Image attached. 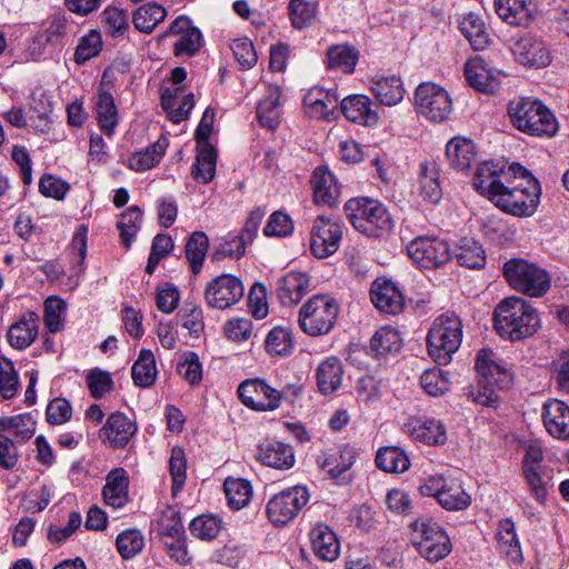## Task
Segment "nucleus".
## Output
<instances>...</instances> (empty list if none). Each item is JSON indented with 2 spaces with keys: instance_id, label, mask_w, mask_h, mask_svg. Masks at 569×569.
I'll use <instances>...</instances> for the list:
<instances>
[{
  "instance_id": "1",
  "label": "nucleus",
  "mask_w": 569,
  "mask_h": 569,
  "mask_svg": "<svg viewBox=\"0 0 569 569\" xmlns=\"http://www.w3.org/2000/svg\"><path fill=\"white\" fill-rule=\"evenodd\" d=\"M475 189L502 211L517 217H531L540 202L539 181L517 162L481 163L473 178Z\"/></svg>"
},
{
  "instance_id": "2",
  "label": "nucleus",
  "mask_w": 569,
  "mask_h": 569,
  "mask_svg": "<svg viewBox=\"0 0 569 569\" xmlns=\"http://www.w3.org/2000/svg\"><path fill=\"white\" fill-rule=\"evenodd\" d=\"M493 320L498 333L511 341L532 336L540 326L537 311L518 297L503 299L495 309Z\"/></svg>"
},
{
  "instance_id": "3",
  "label": "nucleus",
  "mask_w": 569,
  "mask_h": 569,
  "mask_svg": "<svg viewBox=\"0 0 569 569\" xmlns=\"http://www.w3.org/2000/svg\"><path fill=\"white\" fill-rule=\"evenodd\" d=\"M508 116L518 130L537 137H553L558 131L555 114L540 101L519 98L508 104Z\"/></svg>"
},
{
  "instance_id": "4",
  "label": "nucleus",
  "mask_w": 569,
  "mask_h": 569,
  "mask_svg": "<svg viewBox=\"0 0 569 569\" xmlns=\"http://www.w3.org/2000/svg\"><path fill=\"white\" fill-rule=\"evenodd\" d=\"M476 370L479 375L478 389L472 392L477 403L496 407L499 397L496 389H508L512 382L510 371L498 362L493 352L488 349L479 351L476 359Z\"/></svg>"
},
{
  "instance_id": "5",
  "label": "nucleus",
  "mask_w": 569,
  "mask_h": 569,
  "mask_svg": "<svg viewBox=\"0 0 569 569\" xmlns=\"http://www.w3.org/2000/svg\"><path fill=\"white\" fill-rule=\"evenodd\" d=\"M462 341V322L455 313L436 318L427 337L429 356L440 366L449 363Z\"/></svg>"
},
{
  "instance_id": "6",
  "label": "nucleus",
  "mask_w": 569,
  "mask_h": 569,
  "mask_svg": "<svg viewBox=\"0 0 569 569\" xmlns=\"http://www.w3.org/2000/svg\"><path fill=\"white\" fill-rule=\"evenodd\" d=\"M345 211L355 229L368 237H379L392 228L387 208L376 199H350L345 204Z\"/></svg>"
},
{
  "instance_id": "7",
  "label": "nucleus",
  "mask_w": 569,
  "mask_h": 569,
  "mask_svg": "<svg viewBox=\"0 0 569 569\" xmlns=\"http://www.w3.org/2000/svg\"><path fill=\"white\" fill-rule=\"evenodd\" d=\"M411 528L412 546L429 562H438L451 552V540L438 522L421 518L413 521Z\"/></svg>"
},
{
  "instance_id": "8",
  "label": "nucleus",
  "mask_w": 569,
  "mask_h": 569,
  "mask_svg": "<svg viewBox=\"0 0 569 569\" xmlns=\"http://www.w3.org/2000/svg\"><path fill=\"white\" fill-rule=\"evenodd\" d=\"M339 306L328 295H316L302 305L298 316L301 330L310 337L329 333L338 319Z\"/></svg>"
},
{
  "instance_id": "9",
  "label": "nucleus",
  "mask_w": 569,
  "mask_h": 569,
  "mask_svg": "<svg viewBox=\"0 0 569 569\" xmlns=\"http://www.w3.org/2000/svg\"><path fill=\"white\" fill-rule=\"evenodd\" d=\"M503 276L515 290L530 297H541L550 288L548 273L523 259L508 260L503 266Z\"/></svg>"
},
{
  "instance_id": "10",
  "label": "nucleus",
  "mask_w": 569,
  "mask_h": 569,
  "mask_svg": "<svg viewBox=\"0 0 569 569\" xmlns=\"http://www.w3.org/2000/svg\"><path fill=\"white\" fill-rule=\"evenodd\" d=\"M417 112L433 122L446 121L452 112L448 91L435 82L420 83L415 92Z\"/></svg>"
},
{
  "instance_id": "11",
  "label": "nucleus",
  "mask_w": 569,
  "mask_h": 569,
  "mask_svg": "<svg viewBox=\"0 0 569 569\" xmlns=\"http://www.w3.org/2000/svg\"><path fill=\"white\" fill-rule=\"evenodd\" d=\"M308 501L309 492L303 486L282 490L268 501V518L274 526H284L299 515Z\"/></svg>"
},
{
  "instance_id": "12",
  "label": "nucleus",
  "mask_w": 569,
  "mask_h": 569,
  "mask_svg": "<svg viewBox=\"0 0 569 569\" xmlns=\"http://www.w3.org/2000/svg\"><path fill=\"white\" fill-rule=\"evenodd\" d=\"M238 395L241 402L256 411H273L281 405L287 391H279L270 387L262 379H248L238 387Z\"/></svg>"
},
{
  "instance_id": "13",
  "label": "nucleus",
  "mask_w": 569,
  "mask_h": 569,
  "mask_svg": "<svg viewBox=\"0 0 569 569\" xmlns=\"http://www.w3.org/2000/svg\"><path fill=\"white\" fill-rule=\"evenodd\" d=\"M342 224L338 219L318 216L310 232V250L317 258H327L339 249Z\"/></svg>"
},
{
  "instance_id": "14",
  "label": "nucleus",
  "mask_w": 569,
  "mask_h": 569,
  "mask_svg": "<svg viewBox=\"0 0 569 569\" xmlns=\"http://www.w3.org/2000/svg\"><path fill=\"white\" fill-rule=\"evenodd\" d=\"M408 256L421 268H438L450 260L449 244L439 238L418 237L409 242Z\"/></svg>"
},
{
  "instance_id": "15",
  "label": "nucleus",
  "mask_w": 569,
  "mask_h": 569,
  "mask_svg": "<svg viewBox=\"0 0 569 569\" xmlns=\"http://www.w3.org/2000/svg\"><path fill=\"white\" fill-rule=\"evenodd\" d=\"M244 288L239 278L231 274H220L206 287L204 299L214 309L224 310L243 297Z\"/></svg>"
},
{
  "instance_id": "16",
  "label": "nucleus",
  "mask_w": 569,
  "mask_h": 569,
  "mask_svg": "<svg viewBox=\"0 0 569 569\" xmlns=\"http://www.w3.org/2000/svg\"><path fill=\"white\" fill-rule=\"evenodd\" d=\"M406 435L428 446H442L447 441V428L435 418H410L402 427Z\"/></svg>"
},
{
  "instance_id": "17",
  "label": "nucleus",
  "mask_w": 569,
  "mask_h": 569,
  "mask_svg": "<svg viewBox=\"0 0 569 569\" xmlns=\"http://www.w3.org/2000/svg\"><path fill=\"white\" fill-rule=\"evenodd\" d=\"M137 432V425L124 413L116 411L111 413L100 430V438L111 448L126 447Z\"/></svg>"
},
{
  "instance_id": "18",
  "label": "nucleus",
  "mask_w": 569,
  "mask_h": 569,
  "mask_svg": "<svg viewBox=\"0 0 569 569\" xmlns=\"http://www.w3.org/2000/svg\"><path fill=\"white\" fill-rule=\"evenodd\" d=\"M166 34H180L174 44L176 56H193L199 51L202 41L200 30L192 26L191 20L186 16L178 17L169 27Z\"/></svg>"
},
{
  "instance_id": "19",
  "label": "nucleus",
  "mask_w": 569,
  "mask_h": 569,
  "mask_svg": "<svg viewBox=\"0 0 569 569\" xmlns=\"http://www.w3.org/2000/svg\"><path fill=\"white\" fill-rule=\"evenodd\" d=\"M541 417L543 426L551 437L569 440V407L563 401L548 400L542 407Z\"/></svg>"
},
{
  "instance_id": "20",
  "label": "nucleus",
  "mask_w": 569,
  "mask_h": 569,
  "mask_svg": "<svg viewBox=\"0 0 569 569\" xmlns=\"http://www.w3.org/2000/svg\"><path fill=\"white\" fill-rule=\"evenodd\" d=\"M370 298L377 309L385 313L397 315L405 306L403 296L390 280L378 279L372 283Z\"/></svg>"
},
{
  "instance_id": "21",
  "label": "nucleus",
  "mask_w": 569,
  "mask_h": 569,
  "mask_svg": "<svg viewBox=\"0 0 569 569\" xmlns=\"http://www.w3.org/2000/svg\"><path fill=\"white\" fill-rule=\"evenodd\" d=\"M513 54L521 64L529 67L542 68L551 61L545 42L533 36L520 38L513 46Z\"/></svg>"
},
{
  "instance_id": "22",
  "label": "nucleus",
  "mask_w": 569,
  "mask_h": 569,
  "mask_svg": "<svg viewBox=\"0 0 569 569\" xmlns=\"http://www.w3.org/2000/svg\"><path fill=\"white\" fill-rule=\"evenodd\" d=\"M340 109L345 117L352 122L371 126L379 120L378 112L373 109V102L366 94H350L343 98Z\"/></svg>"
},
{
  "instance_id": "23",
  "label": "nucleus",
  "mask_w": 569,
  "mask_h": 569,
  "mask_svg": "<svg viewBox=\"0 0 569 569\" xmlns=\"http://www.w3.org/2000/svg\"><path fill=\"white\" fill-rule=\"evenodd\" d=\"M497 14L511 26L526 27L533 19V0H495Z\"/></svg>"
},
{
  "instance_id": "24",
  "label": "nucleus",
  "mask_w": 569,
  "mask_h": 569,
  "mask_svg": "<svg viewBox=\"0 0 569 569\" xmlns=\"http://www.w3.org/2000/svg\"><path fill=\"white\" fill-rule=\"evenodd\" d=\"M310 279L303 272H288L277 283V295L283 306L298 303L309 291Z\"/></svg>"
},
{
  "instance_id": "25",
  "label": "nucleus",
  "mask_w": 569,
  "mask_h": 569,
  "mask_svg": "<svg viewBox=\"0 0 569 569\" xmlns=\"http://www.w3.org/2000/svg\"><path fill=\"white\" fill-rule=\"evenodd\" d=\"M467 82L480 92L495 93L500 88L498 77L479 58L471 59L465 64Z\"/></svg>"
},
{
  "instance_id": "26",
  "label": "nucleus",
  "mask_w": 569,
  "mask_h": 569,
  "mask_svg": "<svg viewBox=\"0 0 569 569\" xmlns=\"http://www.w3.org/2000/svg\"><path fill=\"white\" fill-rule=\"evenodd\" d=\"M93 106L100 129L106 136L111 137L119 122V113L112 94L100 87L93 98Z\"/></svg>"
},
{
  "instance_id": "27",
  "label": "nucleus",
  "mask_w": 569,
  "mask_h": 569,
  "mask_svg": "<svg viewBox=\"0 0 569 569\" xmlns=\"http://www.w3.org/2000/svg\"><path fill=\"white\" fill-rule=\"evenodd\" d=\"M315 555L323 561H335L340 553V542L333 530L323 523L317 525L310 532Z\"/></svg>"
},
{
  "instance_id": "28",
  "label": "nucleus",
  "mask_w": 569,
  "mask_h": 569,
  "mask_svg": "<svg viewBox=\"0 0 569 569\" xmlns=\"http://www.w3.org/2000/svg\"><path fill=\"white\" fill-rule=\"evenodd\" d=\"M39 316L29 311L19 321L13 323L8 332L7 340L14 349L23 350L29 347L38 335Z\"/></svg>"
},
{
  "instance_id": "29",
  "label": "nucleus",
  "mask_w": 569,
  "mask_h": 569,
  "mask_svg": "<svg viewBox=\"0 0 569 569\" xmlns=\"http://www.w3.org/2000/svg\"><path fill=\"white\" fill-rule=\"evenodd\" d=\"M313 200L318 204L332 207L337 203L340 191L335 176L326 168L315 169L311 179Z\"/></svg>"
},
{
  "instance_id": "30",
  "label": "nucleus",
  "mask_w": 569,
  "mask_h": 569,
  "mask_svg": "<svg viewBox=\"0 0 569 569\" xmlns=\"http://www.w3.org/2000/svg\"><path fill=\"white\" fill-rule=\"evenodd\" d=\"M128 487L127 471L123 468L111 470L102 490L106 503L114 509L122 508L129 500Z\"/></svg>"
},
{
  "instance_id": "31",
  "label": "nucleus",
  "mask_w": 569,
  "mask_h": 569,
  "mask_svg": "<svg viewBox=\"0 0 569 569\" xmlns=\"http://www.w3.org/2000/svg\"><path fill=\"white\" fill-rule=\"evenodd\" d=\"M356 461V450L350 446L329 450L319 457V466L328 475L336 479L348 471Z\"/></svg>"
},
{
  "instance_id": "32",
  "label": "nucleus",
  "mask_w": 569,
  "mask_h": 569,
  "mask_svg": "<svg viewBox=\"0 0 569 569\" xmlns=\"http://www.w3.org/2000/svg\"><path fill=\"white\" fill-rule=\"evenodd\" d=\"M446 156L451 168L463 171L476 160L477 149L470 139L455 137L447 143Z\"/></svg>"
},
{
  "instance_id": "33",
  "label": "nucleus",
  "mask_w": 569,
  "mask_h": 569,
  "mask_svg": "<svg viewBox=\"0 0 569 569\" xmlns=\"http://www.w3.org/2000/svg\"><path fill=\"white\" fill-rule=\"evenodd\" d=\"M258 458L263 465L276 469H289L295 463L293 449L280 441L260 445Z\"/></svg>"
},
{
  "instance_id": "34",
  "label": "nucleus",
  "mask_w": 569,
  "mask_h": 569,
  "mask_svg": "<svg viewBox=\"0 0 569 569\" xmlns=\"http://www.w3.org/2000/svg\"><path fill=\"white\" fill-rule=\"evenodd\" d=\"M370 90L381 104L389 107L398 104L405 96L402 81L396 76L372 78Z\"/></svg>"
},
{
  "instance_id": "35",
  "label": "nucleus",
  "mask_w": 569,
  "mask_h": 569,
  "mask_svg": "<svg viewBox=\"0 0 569 569\" xmlns=\"http://www.w3.org/2000/svg\"><path fill=\"white\" fill-rule=\"evenodd\" d=\"M342 363L337 357L323 360L317 369L318 388L323 395L333 393L342 381Z\"/></svg>"
},
{
  "instance_id": "36",
  "label": "nucleus",
  "mask_w": 569,
  "mask_h": 569,
  "mask_svg": "<svg viewBox=\"0 0 569 569\" xmlns=\"http://www.w3.org/2000/svg\"><path fill=\"white\" fill-rule=\"evenodd\" d=\"M522 477L530 496L540 506H545L547 503L549 492L555 486L552 470H528L522 472Z\"/></svg>"
},
{
  "instance_id": "37",
  "label": "nucleus",
  "mask_w": 569,
  "mask_h": 569,
  "mask_svg": "<svg viewBox=\"0 0 569 569\" xmlns=\"http://www.w3.org/2000/svg\"><path fill=\"white\" fill-rule=\"evenodd\" d=\"M0 431L14 439L16 442H23L33 436L36 421L29 413L2 417L0 418Z\"/></svg>"
},
{
  "instance_id": "38",
  "label": "nucleus",
  "mask_w": 569,
  "mask_h": 569,
  "mask_svg": "<svg viewBox=\"0 0 569 569\" xmlns=\"http://www.w3.org/2000/svg\"><path fill=\"white\" fill-rule=\"evenodd\" d=\"M181 89L177 88L173 93L164 91L161 94V106L168 112L170 120L180 123L188 118L189 112L194 107L192 93H188L180 99Z\"/></svg>"
},
{
  "instance_id": "39",
  "label": "nucleus",
  "mask_w": 569,
  "mask_h": 569,
  "mask_svg": "<svg viewBox=\"0 0 569 569\" xmlns=\"http://www.w3.org/2000/svg\"><path fill=\"white\" fill-rule=\"evenodd\" d=\"M280 88L269 86L268 94L257 107V117L262 127L274 130L280 123Z\"/></svg>"
},
{
  "instance_id": "40",
  "label": "nucleus",
  "mask_w": 569,
  "mask_h": 569,
  "mask_svg": "<svg viewBox=\"0 0 569 569\" xmlns=\"http://www.w3.org/2000/svg\"><path fill=\"white\" fill-rule=\"evenodd\" d=\"M166 9L152 1L140 6L133 12L132 22L137 30L143 33H151L166 19Z\"/></svg>"
},
{
  "instance_id": "41",
  "label": "nucleus",
  "mask_w": 569,
  "mask_h": 569,
  "mask_svg": "<svg viewBox=\"0 0 569 569\" xmlns=\"http://www.w3.org/2000/svg\"><path fill=\"white\" fill-rule=\"evenodd\" d=\"M460 31L475 50H483L489 44V33L485 22L478 14L469 12L463 16L460 21Z\"/></svg>"
},
{
  "instance_id": "42",
  "label": "nucleus",
  "mask_w": 569,
  "mask_h": 569,
  "mask_svg": "<svg viewBox=\"0 0 569 569\" xmlns=\"http://www.w3.org/2000/svg\"><path fill=\"white\" fill-rule=\"evenodd\" d=\"M376 465L386 472L402 473L409 469L410 461L405 450L396 446H390L378 450Z\"/></svg>"
},
{
  "instance_id": "43",
  "label": "nucleus",
  "mask_w": 569,
  "mask_h": 569,
  "mask_svg": "<svg viewBox=\"0 0 569 569\" xmlns=\"http://www.w3.org/2000/svg\"><path fill=\"white\" fill-rule=\"evenodd\" d=\"M437 501L446 510L460 511L471 505V496L465 490L460 481L449 479Z\"/></svg>"
},
{
  "instance_id": "44",
  "label": "nucleus",
  "mask_w": 569,
  "mask_h": 569,
  "mask_svg": "<svg viewBox=\"0 0 569 569\" xmlns=\"http://www.w3.org/2000/svg\"><path fill=\"white\" fill-rule=\"evenodd\" d=\"M131 375L134 383L141 388L152 386L157 377L154 355L149 349H142L132 366Z\"/></svg>"
},
{
  "instance_id": "45",
  "label": "nucleus",
  "mask_w": 569,
  "mask_h": 569,
  "mask_svg": "<svg viewBox=\"0 0 569 569\" xmlns=\"http://www.w3.org/2000/svg\"><path fill=\"white\" fill-rule=\"evenodd\" d=\"M402 347L400 332L392 327H381L370 340V349L376 357L397 353Z\"/></svg>"
},
{
  "instance_id": "46",
  "label": "nucleus",
  "mask_w": 569,
  "mask_h": 569,
  "mask_svg": "<svg viewBox=\"0 0 569 569\" xmlns=\"http://www.w3.org/2000/svg\"><path fill=\"white\" fill-rule=\"evenodd\" d=\"M217 152L211 143L198 147L196 163L192 168L193 178L201 183H209L216 173Z\"/></svg>"
},
{
  "instance_id": "47",
  "label": "nucleus",
  "mask_w": 569,
  "mask_h": 569,
  "mask_svg": "<svg viewBox=\"0 0 569 569\" xmlns=\"http://www.w3.org/2000/svg\"><path fill=\"white\" fill-rule=\"evenodd\" d=\"M223 489L229 507L240 510L246 507L252 497V487L246 479L227 478Z\"/></svg>"
},
{
  "instance_id": "48",
  "label": "nucleus",
  "mask_w": 569,
  "mask_h": 569,
  "mask_svg": "<svg viewBox=\"0 0 569 569\" xmlns=\"http://www.w3.org/2000/svg\"><path fill=\"white\" fill-rule=\"evenodd\" d=\"M358 57V51L351 46H332L327 52L328 68L341 70L345 73H351L356 68Z\"/></svg>"
},
{
  "instance_id": "49",
  "label": "nucleus",
  "mask_w": 569,
  "mask_h": 569,
  "mask_svg": "<svg viewBox=\"0 0 569 569\" xmlns=\"http://www.w3.org/2000/svg\"><path fill=\"white\" fill-rule=\"evenodd\" d=\"M209 248V240L204 232H193L186 243V257L193 274H197L204 261Z\"/></svg>"
},
{
  "instance_id": "50",
  "label": "nucleus",
  "mask_w": 569,
  "mask_h": 569,
  "mask_svg": "<svg viewBox=\"0 0 569 569\" xmlns=\"http://www.w3.org/2000/svg\"><path fill=\"white\" fill-rule=\"evenodd\" d=\"M290 21L296 29L312 24L318 12V2L310 0H290L288 4Z\"/></svg>"
},
{
  "instance_id": "51",
  "label": "nucleus",
  "mask_w": 569,
  "mask_h": 569,
  "mask_svg": "<svg viewBox=\"0 0 569 569\" xmlns=\"http://www.w3.org/2000/svg\"><path fill=\"white\" fill-rule=\"evenodd\" d=\"M166 152V142L158 140L144 150L134 152L129 158V167L136 171H146L154 167Z\"/></svg>"
},
{
  "instance_id": "52",
  "label": "nucleus",
  "mask_w": 569,
  "mask_h": 569,
  "mask_svg": "<svg viewBox=\"0 0 569 569\" xmlns=\"http://www.w3.org/2000/svg\"><path fill=\"white\" fill-rule=\"evenodd\" d=\"M456 259L460 266L469 269L482 268L486 263L485 250L473 239H465L456 252Z\"/></svg>"
},
{
  "instance_id": "53",
  "label": "nucleus",
  "mask_w": 569,
  "mask_h": 569,
  "mask_svg": "<svg viewBox=\"0 0 569 569\" xmlns=\"http://www.w3.org/2000/svg\"><path fill=\"white\" fill-rule=\"evenodd\" d=\"M142 220V211L137 206L129 207L117 222L120 231L121 243L129 248L136 237Z\"/></svg>"
},
{
  "instance_id": "54",
  "label": "nucleus",
  "mask_w": 569,
  "mask_h": 569,
  "mask_svg": "<svg viewBox=\"0 0 569 569\" xmlns=\"http://www.w3.org/2000/svg\"><path fill=\"white\" fill-rule=\"evenodd\" d=\"M420 194L425 200L431 203H438L442 197V190L439 183V177L436 167L425 163L421 166V176L419 179Z\"/></svg>"
},
{
  "instance_id": "55",
  "label": "nucleus",
  "mask_w": 569,
  "mask_h": 569,
  "mask_svg": "<svg viewBox=\"0 0 569 569\" xmlns=\"http://www.w3.org/2000/svg\"><path fill=\"white\" fill-rule=\"evenodd\" d=\"M116 545L123 559H132L142 551L144 537L138 529H127L118 535Z\"/></svg>"
},
{
  "instance_id": "56",
  "label": "nucleus",
  "mask_w": 569,
  "mask_h": 569,
  "mask_svg": "<svg viewBox=\"0 0 569 569\" xmlns=\"http://www.w3.org/2000/svg\"><path fill=\"white\" fill-rule=\"evenodd\" d=\"M322 92L320 90L310 91L303 100L305 108L308 114L312 118H323L330 120L333 110L338 106V97H335L333 101L326 102L322 99Z\"/></svg>"
},
{
  "instance_id": "57",
  "label": "nucleus",
  "mask_w": 569,
  "mask_h": 569,
  "mask_svg": "<svg viewBox=\"0 0 569 569\" xmlns=\"http://www.w3.org/2000/svg\"><path fill=\"white\" fill-rule=\"evenodd\" d=\"M169 470L172 478V495L177 496L187 479V459L181 447H173L169 460Z\"/></svg>"
},
{
  "instance_id": "58",
  "label": "nucleus",
  "mask_w": 569,
  "mask_h": 569,
  "mask_svg": "<svg viewBox=\"0 0 569 569\" xmlns=\"http://www.w3.org/2000/svg\"><path fill=\"white\" fill-rule=\"evenodd\" d=\"M19 387L18 372L10 359L0 357V395L3 399H11L17 395Z\"/></svg>"
},
{
  "instance_id": "59",
  "label": "nucleus",
  "mask_w": 569,
  "mask_h": 569,
  "mask_svg": "<svg viewBox=\"0 0 569 569\" xmlns=\"http://www.w3.org/2000/svg\"><path fill=\"white\" fill-rule=\"evenodd\" d=\"M178 373L183 377L190 385H198L202 379V366L199 357L193 351H184L180 356L177 366Z\"/></svg>"
},
{
  "instance_id": "60",
  "label": "nucleus",
  "mask_w": 569,
  "mask_h": 569,
  "mask_svg": "<svg viewBox=\"0 0 569 569\" xmlns=\"http://www.w3.org/2000/svg\"><path fill=\"white\" fill-rule=\"evenodd\" d=\"M292 348L291 332L286 328H273L266 338V349L270 355L287 356Z\"/></svg>"
},
{
  "instance_id": "61",
  "label": "nucleus",
  "mask_w": 569,
  "mask_h": 569,
  "mask_svg": "<svg viewBox=\"0 0 569 569\" xmlns=\"http://www.w3.org/2000/svg\"><path fill=\"white\" fill-rule=\"evenodd\" d=\"M420 383L423 390L433 397L445 395L450 387V381L440 369L426 370L420 377Z\"/></svg>"
},
{
  "instance_id": "62",
  "label": "nucleus",
  "mask_w": 569,
  "mask_h": 569,
  "mask_svg": "<svg viewBox=\"0 0 569 569\" xmlns=\"http://www.w3.org/2000/svg\"><path fill=\"white\" fill-rule=\"evenodd\" d=\"M101 19L107 32L112 37L123 34L129 27L127 11L117 7L106 8L101 13Z\"/></svg>"
},
{
  "instance_id": "63",
  "label": "nucleus",
  "mask_w": 569,
  "mask_h": 569,
  "mask_svg": "<svg viewBox=\"0 0 569 569\" xmlns=\"http://www.w3.org/2000/svg\"><path fill=\"white\" fill-rule=\"evenodd\" d=\"M497 539L506 555L510 557H517L519 555V540L516 533L515 522L511 519L507 518L500 521Z\"/></svg>"
},
{
  "instance_id": "64",
  "label": "nucleus",
  "mask_w": 569,
  "mask_h": 569,
  "mask_svg": "<svg viewBox=\"0 0 569 569\" xmlns=\"http://www.w3.org/2000/svg\"><path fill=\"white\" fill-rule=\"evenodd\" d=\"M189 530L199 539L211 540L220 532V521L212 516H199L190 522Z\"/></svg>"
}]
</instances>
